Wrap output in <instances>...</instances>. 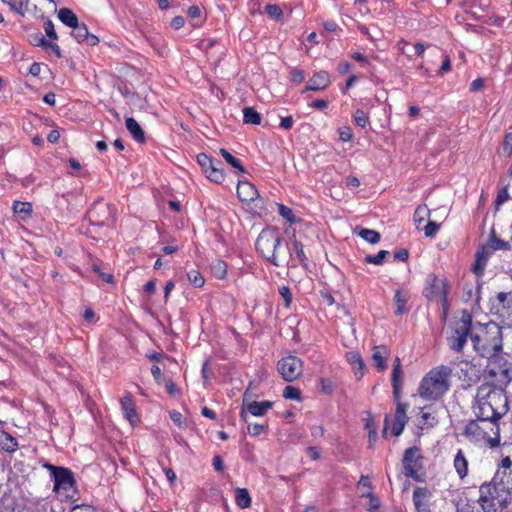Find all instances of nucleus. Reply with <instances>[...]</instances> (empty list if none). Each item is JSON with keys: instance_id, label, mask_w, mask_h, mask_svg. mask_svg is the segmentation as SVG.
Returning a JSON list of instances; mask_svg holds the SVG:
<instances>
[{"instance_id": "e433bc0d", "label": "nucleus", "mask_w": 512, "mask_h": 512, "mask_svg": "<svg viewBox=\"0 0 512 512\" xmlns=\"http://www.w3.org/2000/svg\"><path fill=\"white\" fill-rule=\"evenodd\" d=\"M430 216V209L427 205H419L414 212V222L417 229H421V224Z\"/></svg>"}, {"instance_id": "f8f14e48", "label": "nucleus", "mask_w": 512, "mask_h": 512, "mask_svg": "<svg viewBox=\"0 0 512 512\" xmlns=\"http://www.w3.org/2000/svg\"><path fill=\"white\" fill-rule=\"evenodd\" d=\"M421 459L422 457L418 447L413 446L405 450L402 462L407 477L419 480L418 471L421 468Z\"/></svg>"}, {"instance_id": "2eb2a0df", "label": "nucleus", "mask_w": 512, "mask_h": 512, "mask_svg": "<svg viewBox=\"0 0 512 512\" xmlns=\"http://www.w3.org/2000/svg\"><path fill=\"white\" fill-rule=\"evenodd\" d=\"M432 493L426 487H416L413 491V504L416 512H432L431 511Z\"/></svg>"}, {"instance_id": "603ef678", "label": "nucleus", "mask_w": 512, "mask_h": 512, "mask_svg": "<svg viewBox=\"0 0 512 512\" xmlns=\"http://www.w3.org/2000/svg\"><path fill=\"white\" fill-rule=\"evenodd\" d=\"M265 11L273 19H279L283 14L282 9L277 4H267Z\"/></svg>"}, {"instance_id": "cd10ccee", "label": "nucleus", "mask_w": 512, "mask_h": 512, "mask_svg": "<svg viewBox=\"0 0 512 512\" xmlns=\"http://www.w3.org/2000/svg\"><path fill=\"white\" fill-rule=\"evenodd\" d=\"M347 361L352 365L353 369L355 370V375L358 378H361L363 376L364 371V362L361 357V355L357 352H349L346 355Z\"/></svg>"}, {"instance_id": "37998d69", "label": "nucleus", "mask_w": 512, "mask_h": 512, "mask_svg": "<svg viewBox=\"0 0 512 512\" xmlns=\"http://www.w3.org/2000/svg\"><path fill=\"white\" fill-rule=\"evenodd\" d=\"M39 39L40 47H43L45 50H51L58 58L62 57L61 49L55 42L48 41L45 38Z\"/></svg>"}, {"instance_id": "864d4df0", "label": "nucleus", "mask_w": 512, "mask_h": 512, "mask_svg": "<svg viewBox=\"0 0 512 512\" xmlns=\"http://www.w3.org/2000/svg\"><path fill=\"white\" fill-rule=\"evenodd\" d=\"M440 228V224L434 221H428V223L422 228L426 237H434Z\"/></svg>"}, {"instance_id": "a878e982", "label": "nucleus", "mask_w": 512, "mask_h": 512, "mask_svg": "<svg viewBox=\"0 0 512 512\" xmlns=\"http://www.w3.org/2000/svg\"><path fill=\"white\" fill-rule=\"evenodd\" d=\"M125 125H126L127 130L132 135V137L135 141H137L139 143L145 142V140H146L145 133H144L143 129L141 128V126L138 124V122L134 118H132V117L126 118Z\"/></svg>"}, {"instance_id": "72a5a7b5", "label": "nucleus", "mask_w": 512, "mask_h": 512, "mask_svg": "<svg viewBox=\"0 0 512 512\" xmlns=\"http://www.w3.org/2000/svg\"><path fill=\"white\" fill-rule=\"evenodd\" d=\"M221 163L219 161H215L209 171L206 173L207 177L214 183L220 184L225 179V174L222 168L219 166Z\"/></svg>"}, {"instance_id": "c756f323", "label": "nucleus", "mask_w": 512, "mask_h": 512, "mask_svg": "<svg viewBox=\"0 0 512 512\" xmlns=\"http://www.w3.org/2000/svg\"><path fill=\"white\" fill-rule=\"evenodd\" d=\"M408 293L404 290H397L394 295V303L396 305L395 314L402 315L407 312L406 304L408 301Z\"/></svg>"}, {"instance_id": "412c9836", "label": "nucleus", "mask_w": 512, "mask_h": 512, "mask_svg": "<svg viewBox=\"0 0 512 512\" xmlns=\"http://www.w3.org/2000/svg\"><path fill=\"white\" fill-rule=\"evenodd\" d=\"M331 83L330 76L326 71L316 72L307 82L304 91H320L327 88Z\"/></svg>"}, {"instance_id": "69168bd1", "label": "nucleus", "mask_w": 512, "mask_h": 512, "mask_svg": "<svg viewBox=\"0 0 512 512\" xmlns=\"http://www.w3.org/2000/svg\"><path fill=\"white\" fill-rule=\"evenodd\" d=\"M409 252L406 249H400L394 253V260L404 262L408 259Z\"/></svg>"}, {"instance_id": "393cba45", "label": "nucleus", "mask_w": 512, "mask_h": 512, "mask_svg": "<svg viewBox=\"0 0 512 512\" xmlns=\"http://www.w3.org/2000/svg\"><path fill=\"white\" fill-rule=\"evenodd\" d=\"M468 459L464 452L459 449L454 456L453 466L458 477L463 480L468 475Z\"/></svg>"}, {"instance_id": "de8ad7c7", "label": "nucleus", "mask_w": 512, "mask_h": 512, "mask_svg": "<svg viewBox=\"0 0 512 512\" xmlns=\"http://www.w3.org/2000/svg\"><path fill=\"white\" fill-rule=\"evenodd\" d=\"M361 496L369 499V505L367 508L369 512H378V509L380 508V501L378 497H376L372 492H364Z\"/></svg>"}, {"instance_id": "49530a36", "label": "nucleus", "mask_w": 512, "mask_h": 512, "mask_svg": "<svg viewBox=\"0 0 512 512\" xmlns=\"http://www.w3.org/2000/svg\"><path fill=\"white\" fill-rule=\"evenodd\" d=\"M283 397L285 399L300 401L301 400V391L294 386L288 385L283 390Z\"/></svg>"}, {"instance_id": "0eeeda50", "label": "nucleus", "mask_w": 512, "mask_h": 512, "mask_svg": "<svg viewBox=\"0 0 512 512\" xmlns=\"http://www.w3.org/2000/svg\"><path fill=\"white\" fill-rule=\"evenodd\" d=\"M281 244L282 238L275 229H263L256 240V249L272 265L280 266L285 261Z\"/></svg>"}, {"instance_id": "7c9ffc66", "label": "nucleus", "mask_w": 512, "mask_h": 512, "mask_svg": "<svg viewBox=\"0 0 512 512\" xmlns=\"http://www.w3.org/2000/svg\"><path fill=\"white\" fill-rule=\"evenodd\" d=\"M402 375H403L402 368H393L392 369L391 382H392V387H393V395H394L395 399L400 398L401 386L403 383Z\"/></svg>"}, {"instance_id": "dca6fc26", "label": "nucleus", "mask_w": 512, "mask_h": 512, "mask_svg": "<svg viewBox=\"0 0 512 512\" xmlns=\"http://www.w3.org/2000/svg\"><path fill=\"white\" fill-rule=\"evenodd\" d=\"M273 406V402L271 401H253L251 403H248L246 406V409L243 407L240 412V417L243 421H247V412H249L253 416H263L267 413L268 410H270Z\"/></svg>"}, {"instance_id": "20e7f679", "label": "nucleus", "mask_w": 512, "mask_h": 512, "mask_svg": "<svg viewBox=\"0 0 512 512\" xmlns=\"http://www.w3.org/2000/svg\"><path fill=\"white\" fill-rule=\"evenodd\" d=\"M464 429V435L476 444H485L493 448L500 444V426L497 421L476 415Z\"/></svg>"}, {"instance_id": "8fccbe9b", "label": "nucleus", "mask_w": 512, "mask_h": 512, "mask_svg": "<svg viewBox=\"0 0 512 512\" xmlns=\"http://www.w3.org/2000/svg\"><path fill=\"white\" fill-rule=\"evenodd\" d=\"M278 212L289 223L293 224L296 222V218H295L292 210L289 207H287L283 204H278Z\"/></svg>"}, {"instance_id": "4c0bfd02", "label": "nucleus", "mask_w": 512, "mask_h": 512, "mask_svg": "<svg viewBox=\"0 0 512 512\" xmlns=\"http://www.w3.org/2000/svg\"><path fill=\"white\" fill-rule=\"evenodd\" d=\"M488 246L493 251H496V250H508L510 248L509 242L499 239L496 236L494 229H492V231L490 233L489 241H488Z\"/></svg>"}, {"instance_id": "bb28decb", "label": "nucleus", "mask_w": 512, "mask_h": 512, "mask_svg": "<svg viewBox=\"0 0 512 512\" xmlns=\"http://www.w3.org/2000/svg\"><path fill=\"white\" fill-rule=\"evenodd\" d=\"M13 212L20 220H27L32 214V204L30 202L14 201Z\"/></svg>"}, {"instance_id": "bf43d9fd", "label": "nucleus", "mask_w": 512, "mask_h": 512, "mask_svg": "<svg viewBox=\"0 0 512 512\" xmlns=\"http://www.w3.org/2000/svg\"><path fill=\"white\" fill-rule=\"evenodd\" d=\"M508 198H509V194H508V190L506 187L499 190V192L496 196V200H495L496 207L498 208L499 206H501L503 203H505L508 200Z\"/></svg>"}, {"instance_id": "f257e3e1", "label": "nucleus", "mask_w": 512, "mask_h": 512, "mask_svg": "<svg viewBox=\"0 0 512 512\" xmlns=\"http://www.w3.org/2000/svg\"><path fill=\"white\" fill-rule=\"evenodd\" d=\"M508 398L505 389L485 383L478 387L474 412L487 419L498 421L508 412Z\"/></svg>"}, {"instance_id": "a211bd4d", "label": "nucleus", "mask_w": 512, "mask_h": 512, "mask_svg": "<svg viewBox=\"0 0 512 512\" xmlns=\"http://www.w3.org/2000/svg\"><path fill=\"white\" fill-rule=\"evenodd\" d=\"M427 287L425 288V295L427 298H436L440 295L446 296L444 282L439 279L435 274H429L426 278Z\"/></svg>"}, {"instance_id": "5fc2aeb1", "label": "nucleus", "mask_w": 512, "mask_h": 512, "mask_svg": "<svg viewBox=\"0 0 512 512\" xmlns=\"http://www.w3.org/2000/svg\"><path fill=\"white\" fill-rule=\"evenodd\" d=\"M44 30L46 32V35L52 39V40H57L58 36H57V33L55 31V28H54V24L53 22L50 20V19H47L45 22H44Z\"/></svg>"}, {"instance_id": "7ed1b4c3", "label": "nucleus", "mask_w": 512, "mask_h": 512, "mask_svg": "<svg viewBox=\"0 0 512 512\" xmlns=\"http://www.w3.org/2000/svg\"><path fill=\"white\" fill-rule=\"evenodd\" d=\"M511 500L512 492L495 476L490 482H485L479 487L477 502L483 512H502Z\"/></svg>"}, {"instance_id": "aec40b11", "label": "nucleus", "mask_w": 512, "mask_h": 512, "mask_svg": "<svg viewBox=\"0 0 512 512\" xmlns=\"http://www.w3.org/2000/svg\"><path fill=\"white\" fill-rule=\"evenodd\" d=\"M501 454H512V417L508 422H504L500 427Z\"/></svg>"}, {"instance_id": "423d86ee", "label": "nucleus", "mask_w": 512, "mask_h": 512, "mask_svg": "<svg viewBox=\"0 0 512 512\" xmlns=\"http://www.w3.org/2000/svg\"><path fill=\"white\" fill-rule=\"evenodd\" d=\"M472 315L467 310H462L459 316H456L449 325V332L446 337L448 347L456 352L463 351L468 337L474 334Z\"/></svg>"}, {"instance_id": "4be33fe9", "label": "nucleus", "mask_w": 512, "mask_h": 512, "mask_svg": "<svg viewBox=\"0 0 512 512\" xmlns=\"http://www.w3.org/2000/svg\"><path fill=\"white\" fill-rule=\"evenodd\" d=\"M237 195L240 201L247 203L254 201L259 196L258 190L248 181H238Z\"/></svg>"}, {"instance_id": "b1692460", "label": "nucleus", "mask_w": 512, "mask_h": 512, "mask_svg": "<svg viewBox=\"0 0 512 512\" xmlns=\"http://www.w3.org/2000/svg\"><path fill=\"white\" fill-rule=\"evenodd\" d=\"M389 355L390 351L384 345L375 346L373 348L372 359L378 371L382 372L387 369V358Z\"/></svg>"}, {"instance_id": "052dcab7", "label": "nucleus", "mask_w": 512, "mask_h": 512, "mask_svg": "<svg viewBox=\"0 0 512 512\" xmlns=\"http://www.w3.org/2000/svg\"><path fill=\"white\" fill-rule=\"evenodd\" d=\"M290 79L292 82L299 84L305 79L304 72L300 69H293L290 72Z\"/></svg>"}, {"instance_id": "0e129e2a", "label": "nucleus", "mask_w": 512, "mask_h": 512, "mask_svg": "<svg viewBox=\"0 0 512 512\" xmlns=\"http://www.w3.org/2000/svg\"><path fill=\"white\" fill-rule=\"evenodd\" d=\"M339 137L342 141L347 142L352 139V131L349 127H344L339 130Z\"/></svg>"}, {"instance_id": "2f4dec72", "label": "nucleus", "mask_w": 512, "mask_h": 512, "mask_svg": "<svg viewBox=\"0 0 512 512\" xmlns=\"http://www.w3.org/2000/svg\"><path fill=\"white\" fill-rule=\"evenodd\" d=\"M355 232L357 233L358 236H360L362 239H364L365 241H367L368 243H371V244L378 243L381 238L380 234L377 231L367 229V228L357 227L355 229Z\"/></svg>"}, {"instance_id": "6ab92c4d", "label": "nucleus", "mask_w": 512, "mask_h": 512, "mask_svg": "<svg viewBox=\"0 0 512 512\" xmlns=\"http://www.w3.org/2000/svg\"><path fill=\"white\" fill-rule=\"evenodd\" d=\"M121 409L124 417L129 421V423L134 426L139 422V417L136 412V406L133 401L132 395L127 393L124 395L121 400Z\"/></svg>"}, {"instance_id": "79ce46f5", "label": "nucleus", "mask_w": 512, "mask_h": 512, "mask_svg": "<svg viewBox=\"0 0 512 512\" xmlns=\"http://www.w3.org/2000/svg\"><path fill=\"white\" fill-rule=\"evenodd\" d=\"M389 255L386 250H380L376 255H367L364 258L365 263L381 265L384 259Z\"/></svg>"}, {"instance_id": "a19ab883", "label": "nucleus", "mask_w": 512, "mask_h": 512, "mask_svg": "<svg viewBox=\"0 0 512 512\" xmlns=\"http://www.w3.org/2000/svg\"><path fill=\"white\" fill-rule=\"evenodd\" d=\"M487 258L484 256V251L477 252L476 254V260L473 266V271L476 275H481L484 271V268L486 266Z\"/></svg>"}, {"instance_id": "09e8293b", "label": "nucleus", "mask_w": 512, "mask_h": 512, "mask_svg": "<svg viewBox=\"0 0 512 512\" xmlns=\"http://www.w3.org/2000/svg\"><path fill=\"white\" fill-rule=\"evenodd\" d=\"M197 162L202 167L205 173L209 171L215 161L205 153H200L197 155Z\"/></svg>"}, {"instance_id": "6e6552de", "label": "nucleus", "mask_w": 512, "mask_h": 512, "mask_svg": "<svg viewBox=\"0 0 512 512\" xmlns=\"http://www.w3.org/2000/svg\"><path fill=\"white\" fill-rule=\"evenodd\" d=\"M486 373L492 379V385L505 389L512 380V363L498 353L488 357Z\"/></svg>"}, {"instance_id": "473e14b6", "label": "nucleus", "mask_w": 512, "mask_h": 512, "mask_svg": "<svg viewBox=\"0 0 512 512\" xmlns=\"http://www.w3.org/2000/svg\"><path fill=\"white\" fill-rule=\"evenodd\" d=\"M235 502L242 508H248L251 505V497L246 488H237L235 490Z\"/></svg>"}, {"instance_id": "774afa93", "label": "nucleus", "mask_w": 512, "mask_h": 512, "mask_svg": "<svg viewBox=\"0 0 512 512\" xmlns=\"http://www.w3.org/2000/svg\"><path fill=\"white\" fill-rule=\"evenodd\" d=\"M184 23H185V20L182 16H175L172 20H171V26L172 28H174L175 30H179L181 29L183 26H184Z\"/></svg>"}, {"instance_id": "f704fd0d", "label": "nucleus", "mask_w": 512, "mask_h": 512, "mask_svg": "<svg viewBox=\"0 0 512 512\" xmlns=\"http://www.w3.org/2000/svg\"><path fill=\"white\" fill-rule=\"evenodd\" d=\"M3 3L10 6L16 13L24 16L29 10L30 0H1Z\"/></svg>"}, {"instance_id": "4d7b16f0", "label": "nucleus", "mask_w": 512, "mask_h": 512, "mask_svg": "<svg viewBox=\"0 0 512 512\" xmlns=\"http://www.w3.org/2000/svg\"><path fill=\"white\" fill-rule=\"evenodd\" d=\"M279 294L283 298V300L285 302V306L289 307L290 304H291V301H292V295H291L290 288L288 286L280 287L279 288Z\"/></svg>"}, {"instance_id": "680f3d73", "label": "nucleus", "mask_w": 512, "mask_h": 512, "mask_svg": "<svg viewBox=\"0 0 512 512\" xmlns=\"http://www.w3.org/2000/svg\"><path fill=\"white\" fill-rule=\"evenodd\" d=\"M170 418L179 427H183L185 424V419L183 418L182 414L178 411H171Z\"/></svg>"}, {"instance_id": "e2e57ef3", "label": "nucleus", "mask_w": 512, "mask_h": 512, "mask_svg": "<svg viewBox=\"0 0 512 512\" xmlns=\"http://www.w3.org/2000/svg\"><path fill=\"white\" fill-rule=\"evenodd\" d=\"M503 150L508 153V155L512 154V133H508L505 135L503 142Z\"/></svg>"}, {"instance_id": "c85d7f7f", "label": "nucleus", "mask_w": 512, "mask_h": 512, "mask_svg": "<svg viewBox=\"0 0 512 512\" xmlns=\"http://www.w3.org/2000/svg\"><path fill=\"white\" fill-rule=\"evenodd\" d=\"M58 18L63 24L70 28H73L79 23L76 14L69 8H61L58 11Z\"/></svg>"}, {"instance_id": "5701e85b", "label": "nucleus", "mask_w": 512, "mask_h": 512, "mask_svg": "<svg viewBox=\"0 0 512 512\" xmlns=\"http://www.w3.org/2000/svg\"><path fill=\"white\" fill-rule=\"evenodd\" d=\"M72 35L77 42H85L90 46H94L99 42V39L95 35L89 33L88 28L84 23H78L74 26Z\"/></svg>"}, {"instance_id": "58836bf2", "label": "nucleus", "mask_w": 512, "mask_h": 512, "mask_svg": "<svg viewBox=\"0 0 512 512\" xmlns=\"http://www.w3.org/2000/svg\"><path fill=\"white\" fill-rule=\"evenodd\" d=\"M220 154L225 159V161L230 164L233 168L237 169L241 173H246L245 167L242 165L241 161L234 157L231 153H229L226 149H220Z\"/></svg>"}, {"instance_id": "c03bdc74", "label": "nucleus", "mask_w": 512, "mask_h": 512, "mask_svg": "<svg viewBox=\"0 0 512 512\" xmlns=\"http://www.w3.org/2000/svg\"><path fill=\"white\" fill-rule=\"evenodd\" d=\"M353 118L355 124L361 128H365L369 124L368 114L361 109L355 111Z\"/></svg>"}, {"instance_id": "39448f33", "label": "nucleus", "mask_w": 512, "mask_h": 512, "mask_svg": "<svg viewBox=\"0 0 512 512\" xmlns=\"http://www.w3.org/2000/svg\"><path fill=\"white\" fill-rule=\"evenodd\" d=\"M451 372L452 370L444 365L430 370L420 382L419 396L427 401L441 398L449 390Z\"/></svg>"}, {"instance_id": "f03ea898", "label": "nucleus", "mask_w": 512, "mask_h": 512, "mask_svg": "<svg viewBox=\"0 0 512 512\" xmlns=\"http://www.w3.org/2000/svg\"><path fill=\"white\" fill-rule=\"evenodd\" d=\"M471 341L475 352L484 358L494 356L502 351V328L491 321L487 324L477 323L474 326Z\"/></svg>"}, {"instance_id": "f3484780", "label": "nucleus", "mask_w": 512, "mask_h": 512, "mask_svg": "<svg viewBox=\"0 0 512 512\" xmlns=\"http://www.w3.org/2000/svg\"><path fill=\"white\" fill-rule=\"evenodd\" d=\"M395 400H396V411H395L394 423L392 425V433L395 436H399L403 432L404 427L408 420V417L406 415V410H407L408 405L400 402L399 399H395Z\"/></svg>"}, {"instance_id": "c9c22d12", "label": "nucleus", "mask_w": 512, "mask_h": 512, "mask_svg": "<svg viewBox=\"0 0 512 512\" xmlns=\"http://www.w3.org/2000/svg\"><path fill=\"white\" fill-rule=\"evenodd\" d=\"M243 122L245 124L259 125L261 123V115L253 107H245L243 109Z\"/></svg>"}, {"instance_id": "3c124183", "label": "nucleus", "mask_w": 512, "mask_h": 512, "mask_svg": "<svg viewBox=\"0 0 512 512\" xmlns=\"http://www.w3.org/2000/svg\"><path fill=\"white\" fill-rule=\"evenodd\" d=\"M318 387L322 393L332 394L334 391V384L328 378H321L318 382Z\"/></svg>"}, {"instance_id": "9b49d317", "label": "nucleus", "mask_w": 512, "mask_h": 512, "mask_svg": "<svg viewBox=\"0 0 512 512\" xmlns=\"http://www.w3.org/2000/svg\"><path fill=\"white\" fill-rule=\"evenodd\" d=\"M277 370L285 381L292 382L301 376L303 362L294 355H288L278 361Z\"/></svg>"}, {"instance_id": "ddd939ff", "label": "nucleus", "mask_w": 512, "mask_h": 512, "mask_svg": "<svg viewBox=\"0 0 512 512\" xmlns=\"http://www.w3.org/2000/svg\"><path fill=\"white\" fill-rule=\"evenodd\" d=\"M292 247L296 254V258L293 257L291 253V249L288 244H286V251L288 253V257H285L286 265L291 267H296L298 264L302 265L303 267L308 266V258L304 252V246L303 244L298 241L295 237L292 240Z\"/></svg>"}, {"instance_id": "9d476101", "label": "nucleus", "mask_w": 512, "mask_h": 512, "mask_svg": "<svg viewBox=\"0 0 512 512\" xmlns=\"http://www.w3.org/2000/svg\"><path fill=\"white\" fill-rule=\"evenodd\" d=\"M490 313L508 327H512V293L500 292L490 301Z\"/></svg>"}, {"instance_id": "a18cd8bd", "label": "nucleus", "mask_w": 512, "mask_h": 512, "mask_svg": "<svg viewBox=\"0 0 512 512\" xmlns=\"http://www.w3.org/2000/svg\"><path fill=\"white\" fill-rule=\"evenodd\" d=\"M188 280L195 287H202L205 283L204 277L197 270H191L187 273Z\"/></svg>"}, {"instance_id": "13d9d810", "label": "nucleus", "mask_w": 512, "mask_h": 512, "mask_svg": "<svg viewBox=\"0 0 512 512\" xmlns=\"http://www.w3.org/2000/svg\"><path fill=\"white\" fill-rule=\"evenodd\" d=\"M266 430H267V426H265L263 424L255 423V424H252V425L248 426V432L252 436H258L261 433L265 432Z\"/></svg>"}, {"instance_id": "6e6d98bb", "label": "nucleus", "mask_w": 512, "mask_h": 512, "mask_svg": "<svg viewBox=\"0 0 512 512\" xmlns=\"http://www.w3.org/2000/svg\"><path fill=\"white\" fill-rule=\"evenodd\" d=\"M437 419L430 413H423L421 416V424L426 427H433L437 424Z\"/></svg>"}, {"instance_id": "ea45409f", "label": "nucleus", "mask_w": 512, "mask_h": 512, "mask_svg": "<svg viewBox=\"0 0 512 512\" xmlns=\"http://www.w3.org/2000/svg\"><path fill=\"white\" fill-rule=\"evenodd\" d=\"M0 443L2 448L7 452H14L18 447V442L16 438L12 437L8 433H4L0 437Z\"/></svg>"}, {"instance_id": "4468645a", "label": "nucleus", "mask_w": 512, "mask_h": 512, "mask_svg": "<svg viewBox=\"0 0 512 512\" xmlns=\"http://www.w3.org/2000/svg\"><path fill=\"white\" fill-rule=\"evenodd\" d=\"M512 454H505L503 459L498 464L497 471L495 473L496 479H498L506 488L512 492Z\"/></svg>"}, {"instance_id": "1a4fd4ad", "label": "nucleus", "mask_w": 512, "mask_h": 512, "mask_svg": "<svg viewBox=\"0 0 512 512\" xmlns=\"http://www.w3.org/2000/svg\"><path fill=\"white\" fill-rule=\"evenodd\" d=\"M50 473V476L54 482L53 490L57 493L63 491L65 496H70V492L75 491V478L73 472L65 467L55 466L50 463H46L43 466Z\"/></svg>"}, {"instance_id": "338daca9", "label": "nucleus", "mask_w": 512, "mask_h": 512, "mask_svg": "<svg viewBox=\"0 0 512 512\" xmlns=\"http://www.w3.org/2000/svg\"><path fill=\"white\" fill-rule=\"evenodd\" d=\"M358 486L366 488L367 489L366 492H371V490H372V484L370 482V479H369L368 476H365V475H362L360 477V480L358 482Z\"/></svg>"}]
</instances>
